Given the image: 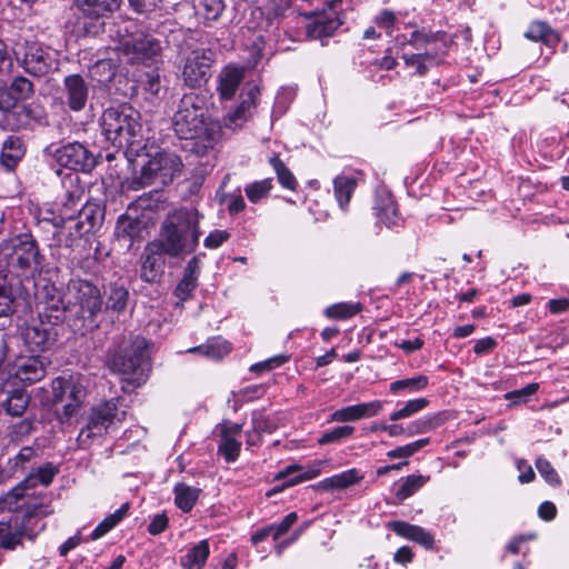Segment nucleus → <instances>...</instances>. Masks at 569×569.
<instances>
[{
    "mask_svg": "<svg viewBox=\"0 0 569 569\" xmlns=\"http://www.w3.org/2000/svg\"><path fill=\"white\" fill-rule=\"evenodd\" d=\"M288 359L289 358L284 355L274 356L264 361L252 365L250 367V371L251 372H262V371H267V370H272V369L278 368V367L282 366L283 363H286L288 361Z\"/></svg>",
    "mask_w": 569,
    "mask_h": 569,
    "instance_id": "58",
    "label": "nucleus"
},
{
    "mask_svg": "<svg viewBox=\"0 0 569 569\" xmlns=\"http://www.w3.org/2000/svg\"><path fill=\"white\" fill-rule=\"evenodd\" d=\"M166 256L167 252L157 240L146 246L140 270V278L144 282L157 283L160 281L164 272Z\"/></svg>",
    "mask_w": 569,
    "mask_h": 569,
    "instance_id": "17",
    "label": "nucleus"
},
{
    "mask_svg": "<svg viewBox=\"0 0 569 569\" xmlns=\"http://www.w3.org/2000/svg\"><path fill=\"white\" fill-rule=\"evenodd\" d=\"M226 9L223 0H201L199 16L203 19L204 26L216 22Z\"/></svg>",
    "mask_w": 569,
    "mask_h": 569,
    "instance_id": "41",
    "label": "nucleus"
},
{
    "mask_svg": "<svg viewBox=\"0 0 569 569\" xmlns=\"http://www.w3.org/2000/svg\"><path fill=\"white\" fill-rule=\"evenodd\" d=\"M387 529L393 531L395 533H423V530L419 527L411 526L403 521H389L387 523Z\"/></svg>",
    "mask_w": 569,
    "mask_h": 569,
    "instance_id": "62",
    "label": "nucleus"
},
{
    "mask_svg": "<svg viewBox=\"0 0 569 569\" xmlns=\"http://www.w3.org/2000/svg\"><path fill=\"white\" fill-rule=\"evenodd\" d=\"M363 478L362 475L357 469H349L341 473L333 475L329 478L323 479L320 482V486L325 490H333V489H345L357 482H359Z\"/></svg>",
    "mask_w": 569,
    "mask_h": 569,
    "instance_id": "30",
    "label": "nucleus"
},
{
    "mask_svg": "<svg viewBox=\"0 0 569 569\" xmlns=\"http://www.w3.org/2000/svg\"><path fill=\"white\" fill-rule=\"evenodd\" d=\"M130 505L124 502L113 513L107 516L91 533H108L127 516Z\"/></svg>",
    "mask_w": 569,
    "mask_h": 569,
    "instance_id": "47",
    "label": "nucleus"
},
{
    "mask_svg": "<svg viewBox=\"0 0 569 569\" xmlns=\"http://www.w3.org/2000/svg\"><path fill=\"white\" fill-rule=\"evenodd\" d=\"M297 520L298 515L290 512L281 521L272 522L257 533H287Z\"/></svg>",
    "mask_w": 569,
    "mask_h": 569,
    "instance_id": "55",
    "label": "nucleus"
},
{
    "mask_svg": "<svg viewBox=\"0 0 569 569\" xmlns=\"http://www.w3.org/2000/svg\"><path fill=\"white\" fill-rule=\"evenodd\" d=\"M129 299V291L126 287L112 283L109 287L106 307L108 310L114 312H122L126 310Z\"/></svg>",
    "mask_w": 569,
    "mask_h": 569,
    "instance_id": "40",
    "label": "nucleus"
},
{
    "mask_svg": "<svg viewBox=\"0 0 569 569\" xmlns=\"http://www.w3.org/2000/svg\"><path fill=\"white\" fill-rule=\"evenodd\" d=\"M340 24L338 18L319 19L308 27V33L316 39L330 37Z\"/></svg>",
    "mask_w": 569,
    "mask_h": 569,
    "instance_id": "45",
    "label": "nucleus"
},
{
    "mask_svg": "<svg viewBox=\"0 0 569 569\" xmlns=\"http://www.w3.org/2000/svg\"><path fill=\"white\" fill-rule=\"evenodd\" d=\"M197 283L198 279L183 274L182 279L179 281L174 289L176 297L182 301L189 299L192 291L196 289Z\"/></svg>",
    "mask_w": 569,
    "mask_h": 569,
    "instance_id": "56",
    "label": "nucleus"
},
{
    "mask_svg": "<svg viewBox=\"0 0 569 569\" xmlns=\"http://www.w3.org/2000/svg\"><path fill=\"white\" fill-rule=\"evenodd\" d=\"M321 461L311 467H303L301 465H290L283 470L279 471L276 476L277 480L287 479L286 486H295L299 482L311 480L320 473Z\"/></svg>",
    "mask_w": 569,
    "mask_h": 569,
    "instance_id": "27",
    "label": "nucleus"
},
{
    "mask_svg": "<svg viewBox=\"0 0 569 569\" xmlns=\"http://www.w3.org/2000/svg\"><path fill=\"white\" fill-rule=\"evenodd\" d=\"M44 257L30 233H20L0 242V274L21 284L42 271Z\"/></svg>",
    "mask_w": 569,
    "mask_h": 569,
    "instance_id": "1",
    "label": "nucleus"
},
{
    "mask_svg": "<svg viewBox=\"0 0 569 569\" xmlns=\"http://www.w3.org/2000/svg\"><path fill=\"white\" fill-rule=\"evenodd\" d=\"M66 298L69 300V328L74 333L84 335L97 327L103 301L96 284L80 278L70 279Z\"/></svg>",
    "mask_w": 569,
    "mask_h": 569,
    "instance_id": "4",
    "label": "nucleus"
},
{
    "mask_svg": "<svg viewBox=\"0 0 569 569\" xmlns=\"http://www.w3.org/2000/svg\"><path fill=\"white\" fill-rule=\"evenodd\" d=\"M376 216L380 222L391 228L397 223V209L393 199L390 196L380 197L375 206Z\"/></svg>",
    "mask_w": 569,
    "mask_h": 569,
    "instance_id": "37",
    "label": "nucleus"
},
{
    "mask_svg": "<svg viewBox=\"0 0 569 569\" xmlns=\"http://www.w3.org/2000/svg\"><path fill=\"white\" fill-rule=\"evenodd\" d=\"M46 375V365L40 357L21 358L17 363L16 377L26 383L41 380Z\"/></svg>",
    "mask_w": 569,
    "mask_h": 569,
    "instance_id": "26",
    "label": "nucleus"
},
{
    "mask_svg": "<svg viewBox=\"0 0 569 569\" xmlns=\"http://www.w3.org/2000/svg\"><path fill=\"white\" fill-rule=\"evenodd\" d=\"M438 57L437 50H426L425 52L403 53L402 59L407 67L415 68V73L425 76L429 67L436 62Z\"/></svg>",
    "mask_w": 569,
    "mask_h": 569,
    "instance_id": "29",
    "label": "nucleus"
},
{
    "mask_svg": "<svg viewBox=\"0 0 569 569\" xmlns=\"http://www.w3.org/2000/svg\"><path fill=\"white\" fill-rule=\"evenodd\" d=\"M120 50L128 62L146 63L160 53L161 46L154 37L138 30L123 37Z\"/></svg>",
    "mask_w": 569,
    "mask_h": 569,
    "instance_id": "12",
    "label": "nucleus"
},
{
    "mask_svg": "<svg viewBox=\"0 0 569 569\" xmlns=\"http://www.w3.org/2000/svg\"><path fill=\"white\" fill-rule=\"evenodd\" d=\"M142 222L128 216H121L116 226V233L119 238H128L133 241L140 236Z\"/></svg>",
    "mask_w": 569,
    "mask_h": 569,
    "instance_id": "42",
    "label": "nucleus"
},
{
    "mask_svg": "<svg viewBox=\"0 0 569 569\" xmlns=\"http://www.w3.org/2000/svg\"><path fill=\"white\" fill-rule=\"evenodd\" d=\"M11 51L17 63L30 76L42 77L53 69L54 59L48 46L40 42L30 30H22L11 40Z\"/></svg>",
    "mask_w": 569,
    "mask_h": 569,
    "instance_id": "7",
    "label": "nucleus"
},
{
    "mask_svg": "<svg viewBox=\"0 0 569 569\" xmlns=\"http://www.w3.org/2000/svg\"><path fill=\"white\" fill-rule=\"evenodd\" d=\"M442 422L439 415L426 416L416 421L410 422L406 428V433L409 437L426 433L430 430L438 428Z\"/></svg>",
    "mask_w": 569,
    "mask_h": 569,
    "instance_id": "44",
    "label": "nucleus"
},
{
    "mask_svg": "<svg viewBox=\"0 0 569 569\" xmlns=\"http://www.w3.org/2000/svg\"><path fill=\"white\" fill-rule=\"evenodd\" d=\"M241 429V425L230 421H223L217 426L220 436L218 452L223 456L227 462H232L239 457L241 442L238 441V437Z\"/></svg>",
    "mask_w": 569,
    "mask_h": 569,
    "instance_id": "19",
    "label": "nucleus"
},
{
    "mask_svg": "<svg viewBox=\"0 0 569 569\" xmlns=\"http://www.w3.org/2000/svg\"><path fill=\"white\" fill-rule=\"evenodd\" d=\"M244 78V68L233 64L226 66L218 76L217 90L223 100H230Z\"/></svg>",
    "mask_w": 569,
    "mask_h": 569,
    "instance_id": "24",
    "label": "nucleus"
},
{
    "mask_svg": "<svg viewBox=\"0 0 569 569\" xmlns=\"http://www.w3.org/2000/svg\"><path fill=\"white\" fill-rule=\"evenodd\" d=\"M172 126L179 138L198 140L204 149L212 148L220 129L208 116L203 99L194 93L183 94Z\"/></svg>",
    "mask_w": 569,
    "mask_h": 569,
    "instance_id": "2",
    "label": "nucleus"
},
{
    "mask_svg": "<svg viewBox=\"0 0 569 569\" xmlns=\"http://www.w3.org/2000/svg\"><path fill=\"white\" fill-rule=\"evenodd\" d=\"M23 154L24 150L21 140L17 137H9L3 142L0 160L8 169H12Z\"/></svg>",
    "mask_w": 569,
    "mask_h": 569,
    "instance_id": "31",
    "label": "nucleus"
},
{
    "mask_svg": "<svg viewBox=\"0 0 569 569\" xmlns=\"http://www.w3.org/2000/svg\"><path fill=\"white\" fill-rule=\"evenodd\" d=\"M78 10L87 18H108L116 12L122 0H74Z\"/></svg>",
    "mask_w": 569,
    "mask_h": 569,
    "instance_id": "25",
    "label": "nucleus"
},
{
    "mask_svg": "<svg viewBox=\"0 0 569 569\" xmlns=\"http://www.w3.org/2000/svg\"><path fill=\"white\" fill-rule=\"evenodd\" d=\"M104 211L100 204L94 202H84L76 214L77 222L74 230L77 237L93 232L103 221Z\"/></svg>",
    "mask_w": 569,
    "mask_h": 569,
    "instance_id": "21",
    "label": "nucleus"
},
{
    "mask_svg": "<svg viewBox=\"0 0 569 569\" xmlns=\"http://www.w3.org/2000/svg\"><path fill=\"white\" fill-rule=\"evenodd\" d=\"M63 102L71 111L79 112L84 109L89 98V84L78 73L69 74L63 79Z\"/></svg>",
    "mask_w": 569,
    "mask_h": 569,
    "instance_id": "18",
    "label": "nucleus"
},
{
    "mask_svg": "<svg viewBox=\"0 0 569 569\" xmlns=\"http://www.w3.org/2000/svg\"><path fill=\"white\" fill-rule=\"evenodd\" d=\"M260 90L252 86L244 94H241L240 103L224 117V126L229 129L240 128L250 117L256 107Z\"/></svg>",
    "mask_w": 569,
    "mask_h": 569,
    "instance_id": "20",
    "label": "nucleus"
},
{
    "mask_svg": "<svg viewBox=\"0 0 569 569\" xmlns=\"http://www.w3.org/2000/svg\"><path fill=\"white\" fill-rule=\"evenodd\" d=\"M64 187L66 189L60 200L59 214L52 219V223L57 228H61L67 221L73 220L81 204H84V190L79 184L78 178L69 179V183Z\"/></svg>",
    "mask_w": 569,
    "mask_h": 569,
    "instance_id": "16",
    "label": "nucleus"
},
{
    "mask_svg": "<svg viewBox=\"0 0 569 569\" xmlns=\"http://www.w3.org/2000/svg\"><path fill=\"white\" fill-rule=\"evenodd\" d=\"M525 37L532 41H542L547 44H552L558 41V36L552 29L542 21H533L529 24Z\"/></svg>",
    "mask_w": 569,
    "mask_h": 569,
    "instance_id": "39",
    "label": "nucleus"
},
{
    "mask_svg": "<svg viewBox=\"0 0 569 569\" xmlns=\"http://www.w3.org/2000/svg\"><path fill=\"white\" fill-rule=\"evenodd\" d=\"M46 320L40 319L37 325L28 326L23 332L26 345L31 351H43L56 341L57 332L53 327H48Z\"/></svg>",
    "mask_w": 569,
    "mask_h": 569,
    "instance_id": "23",
    "label": "nucleus"
},
{
    "mask_svg": "<svg viewBox=\"0 0 569 569\" xmlns=\"http://www.w3.org/2000/svg\"><path fill=\"white\" fill-rule=\"evenodd\" d=\"M126 412L118 410V400L110 399L91 408L87 425L80 430L77 443L89 448L96 438L102 437L116 421H122Z\"/></svg>",
    "mask_w": 569,
    "mask_h": 569,
    "instance_id": "8",
    "label": "nucleus"
},
{
    "mask_svg": "<svg viewBox=\"0 0 569 569\" xmlns=\"http://www.w3.org/2000/svg\"><path fill=\"white\" fill-rule=\"evenodd\" d=\"M429 476L410 475L401 479L398 489L396 490V498L403 501L419 491L428 481Z\"/></svg>",
    "mask_w": 569,
    "mask_h": 569,
    "instance_id": "36",
    "label": "nucleus"
},
{
    "mask_svg": "<svg viewBox=\"0 0 569 569\" xmlns=\"http://www.w3.org/2000/svg\"><path fill=\"white\" fill-rule=\"evenodd\" d=\"M201 489L194 488L184 483H177L174 486V501L179 509L184 512L190 511L196 505Z\"/></svg>",
    "mask_w": 569,
    "mask_h": 569,
    "instance_id": "35",
    "label": "nucleus"
},
{
    "mask_svg": "<svg viewBox=\"0 0 569 569\" xmlns=\"http://www.w3.org/2000/svg\"><path fill=\"white\" fill-rule=\"evenodd\" d=\"M228 238H229V233L227 231L213 230L206 237L203 244H204V247H207L209 249H217L224 241H227Z\"/></svg>",
    "mask_w": 569,
    "mask_h": 569,
    "instance_id": "61",
    "label": "nucleus"
},
{
    "mask_svg": "<svg viewBox=\"0 0 569 569\" xmlns=\"http://www.w3.org/2000/svg\"><path fill=\"white\" fill-rule=\"evenodd\" d=\"M231 350L230 343L222 338H212L206 345L190 349V352H202L209 358L221 359Z\"/></svg>",
    "mask_w": 569,
    "mask_h": 569,
    "instance_id": "38",
    "label": "nucleus"
},
{
    "mask_svg": "<svg viewBox=\"0 0 569 569\" xmlns=\"http://www.w3.org/2000/svg\"><path fill=\"white\" fill-rule=\"evenodd\" d=\"M180 169L181 162L177 156L157 153L142 167L139 179L132 182V188L139 190L153 183L166 186L173 180Z\"/></svg>",
    "mask_w": 569,
    "mask_h": 569,
    "instance_id": "11",
    "label": "nucleus"
},
{
    "mask_svg": "<svg viewBox=\"0 0 569 569\" xmlns=\"http://www.w3.org/2000/svg\"><path fill=\"white\" fill-rule=\"evenodd\" d=\"M34 429V420L32 418H24L12 426V437L21 440L28 437Z\"/></svg>",
    "mask_w": 569,
    "mask_h": 569,
    "instance_id": "59",
    "label": "nucleus"
},
{
    "mask_svg": "<svg viewBox=\"0 0 569 569\" xmlns=\"http://www.w3.org/2000/svg\"><path fill=\"white\" fill-rule=\"evenodd\" d=\"M357 187V180L348 176H338L333 180V192L335 197L341 209H345Z\"/></svg>",
    "mask_w": 569,
    "mask_h": 569,
    "instance_id": "34",
    "label": "nucleus"
},
{
    "mask_svg": "<svg viewBox=\"0 0 569 569\" xmlns=\"http://www.w3.org/2000/svg\"><path fill=\"white\" fill-rule=\"evenodd\" d=\"M537 390H538L537 383H529L519 390L508 392L506 395V398L509 400H512L513 403H517V402L526 401L527 398L530 397L531 395H533Z\"/></svg>",
    "mask_w": 569,
    "mask_h": 569,
    "instance_id": "60",
    "label": "nucleus"
},
{
    "mask_svg": "<svg viewBox=\"0 0 569 569\" xmlns=\"http://www.w3.org/2000/svg\"><path fill=\"white\" fill-rule=\"evenodd\" d=\"M148 348L147 339L136 336L124 340L110 356L109 368L122 377L124 391L136 389L147 381L150 371Z\"/></svg>",
    "mask_w": 569,
    "mask_h": 569,
    "instance_id": "5",
    "label": "nucleus"
},
{
    "mask_svg": "<svg viewBox=\"0 0 569 569\" xmlns=\"http://www.w3.org/2000/svg\"><path fill=\"white\" fill-rule=\"evenodd\" d=\"M59 472V469L51 462H47L43 466L37 468L28 477H26L20 483L8 491L0 498L1 509L8 511H16L22 507L28 506L27 499L33 495L30 492L38 483L48 487Z\"/></svg>",
    "mask_w": 569,
    "mask_h": 569,
    "instance_id": "9",
    "label": "nucleus"
},
{
    "mask_svg": "<svg viewBox=\"0 0 569 569\" xmlns=\"http://www.w3.org/2000/svg\"><path fill=\"white\" fill-rule=\"evenodd\" d=\"M14 286H18L14 281L0 274V318H8L14 312Z\"/></svg>",
    "mask_w": 569,
    "mask_h": 569,
    "instance_id": "33",
    "label": "nucleus"
},
{
    "mask_svg": "<svg viewBox=\"0 0 569 569\" xmlns=\"http://www.w3.org/2000/svg\"><path fill=\"white\" fill-rule=\"evenodd\" d=\"M429 383V379L425 375H418L412 378L396 380L390 383V391L392 393H397L401 390H407L408 392H417L427 388Z\"/></svg>",
    "mask_w": 569,
    "mask_h": 569,
    "instance_id": "43",
    "label": "nucleus"
},
{
    "mask_svg": "<svg viewBox=\"0 0 569 569\" xmlns=\"http://www.w3.org/2000/svg\"><path fill=\"white\" fill-rule=\"evenodd\" d=\"M383 409L382 401L373 400L370 402H363L358 405L348 406L336 410L330 421L336 422H350L358 421L363 418H370L379 415Z\"/></svg>",
    "mask_w": 569,
    "mask_h": 569,
    "instance_id": "22",
    "label": "nucleus"
},
{
    "mask_svg": "<svg viewBox=\"0 0 569 569\" xmlns=\"http://www.w3.org/2000/svg\"><path fill=\"white\" fill-rule=\"evenodd\" d=\"M17 107V98L8 89L6 82L0 81V112L8 113Z\"/></svg>",
    "mask_w": 569,
    "mask_h": 569,
    "instance_id": "57",
    "label": "nucleus"
},
{
    "mask_svg": "<svg viewBox=\"0 0 569 569\" xmlns=\"http://www.w3.org/2000/svg\"><path fill=\"white\" fill-rule=\"evenodd\" d=\"M9 90L19 100H27L33 94V83L26 77L18 76L13 78L11 84L8 87Z\"/></svg>",
    "mask_w": 569,
    "mask_h": 569,
    "instance_id": "51",
    "label": "nucleus"
},
{
    "mask_svg": "<svg viewBox=\"0 0 569 569\" xmlns=\"http://www.w3.org/2000/svg\"><path fill=\"white\" fill-rule=\"evenodd\" d=\"M355 427L346 425L336 427L331 430H328L321 435L318 439L319 445H329L341 441L342 439L349 438L353 435Z\"/></svg>",
    "mask_w": 569,
    "mask_h": 569,
    "instance_id": "52",
    "label": "nucleus"
},
{
    "mask_svg": "<svg viewBox=\"0 0 569 569\" xmlns=\"http://www.w3.org/2000/svg\"><path fill=\"white\" fill-rule=\"evenodd\" d=\"M13 68L7 43L0 38V74L9 73Z\"/></svg>",
    "mask_w": 569,
    "mask_h": 569,
    "instance_id": "63",
    "label": "nucleus"
},
{
    "mask_svg": "<svg viewBox=\"0 0 569 569\" xmlns=\"http://www.w3.org/2000/svg\"><path fill=\"white\" fill-rule=\"evenodd\" d=\"M210 553L208 540H201L186 550L180 558V565L183 569H201Z\"/></svg>",
    "mask_w": 569,
    "mask_h": 569,
    "instance_id": "28",
    "label": "nucleus"
},
{
    "mask_svg": "<svg viewBox=\"0 0 569 569\" xmlns=\"http://www.w3.org/2000/svg\"><path fill=\"white\" fill-rule=\"evenodd\" d=\"M436 42V36L432 33H425L422 31H413L410 34L408 44H410L418 52H425L426 50H435L431 44Z\"/></svg>",
    "mask_w": 569,
    "mask_h": 569,
    "instance_id": "54",
    "label": "nucleus"
},
{
    "mask_svg": "<svg viewBox=\"0 0 569 569\" xmlns=\"http://www.w3.org/2000/svg\"><path fill=\"white\" fill-rule=\"evenodd\" d=\"M212 59L204 49L192 50L186 58L182 68L183 82L190 88H200L211 76Z\"/></svg>",
    "mask_w": 569,
    "mask_h": 569,
    "instance_id": "14",
    "label": "nucleus"
},
{
    "mask_svg": "<svg viewBox=\"0 0 569 569\" xmlns=\"http://www.w3.org/2000/svg\"><path fill=\"white\" fill-rule=\"evenodd\" d=\"M361 311L360 303L340 302L328 307L325 311L326 316L331 319H348Z\"/></svg>",
    "mask_w": 569,
    "mask_h": 569,
    "instance_id": "48",
    "label": "nucleus"
},
{
    "mask_svg": "<svg viewBox=\"0 0 569 569\" xmlns=\"http://www.w3.org/2000/svg\"><path fill=\"white\" fill-rule=\"evenodd\" d=\"M100 126L106 139L117 148L132 146L142 128L139 111L127 103L107 108Z\"/></svg>",
    "mask_w": 569,
    "mask_h": 569,
    "instance_id": "6",
    "label": "nucleus"
},
{
    "mask_svg": "<svg viewBox=\"0 0 569 569\" xmlns=\"http://www.w3.org/2000/svg\"><path fill=\"white\" fill-rule=\"evenodd\" d=\"M44 291L42 307L39 311L40 319L51 326L64 322L69 327V300L53 286L46 287Z\"/></svg>",
    "mask_w": 569,
    "mask_h": 569,
    "instance_id": "15",
    "label": "nucleus"
},
{
    "mask_svg": "<svg viewBox=\"0 0 569 569\" xmlns=\"http://www.w3.org/2000/svg\"><path fill=\"white\" fill-rule=\"evenodd\" d=\"M48 150L59 166L70 170L89 172L97 162L94 154L84 144L77 141Z\"/></svg>",
    "mask_w": 569,
    "mask_h": 569,
    "instance_id": "13",
    "label": "nucleus"
},
{
    "mask_svg": "<svg viewBox=\"0 0 569 569\" xmlns=\"http://www.w3.org/2000/svg\"><path fill=\"white\" fill-rule=\"evenodd\" d=\"M130 8L137 13H149L156 10V0H128Z\"/></svg>",
    "mask_w": 569,
    "mask_h": 569,
    "instance_id": "64",
    "label": "nucleus"
},
{
    "mask_svg": "<svg viewBox=\"0 0 569 569\" xmlns=\"http://www.w3.org/2000/svg\"><path fill=\"white\" fill-rule=\"evenodd\" d=\"M201 216L196 209L180 208L170 212L160 228L157 241L167 256L183 258L192 253L199 243V221Z\"/></svg>",
    "mask_w": 569,
    "mask_h": 569,
    "instance_id": "3",
    "label": "nucleus"
},
{
    "mask_svg": "<svg viewBox=\"0 0 569 569\" xmlns=\"http://www.w3.org/2000/svg\"><path fill=\"white\" fill-rule=\"evenodd\" d=\"M536 468L540 476L552 487H559L561 480L551 463L543 457L536 460Z\"/></svg>",
    "mask_w": 569,
    "mask_h": 569,
    "instance_id": "53",
    "label": "nucleus"
},
{
    "mask_svg": "<svg viewBox=\"0 0 569 569\" xmlns=\"http://www.w3.org/2000/svg\"><path fill=\"white\" fill-rule=\"evenodd\" d=\"M269 163L276 171L278 181L283 188L289 190H295L297 188L298 182L295 176L278 156L271 157L269 159Z\"/></svg>",
    "mask_w": 569,
    "mask_h": 569,
    "instance_id": "46",
    "label": "nucleus"
},
{
    "mask_svg": "<svg viewBox=\"0 0 569 569\" xmlns=\"http://www.w3.org/2000/svg\"><path fill=\"white\" fill-rule=\"evenodd\" d=\"M6 393L7 398L2 402L6 412L12 417L22 416L29 405V396L19 389H12Z\"/></svg>",
    "mask_w": 569,
    "mask_h": 569,
    "instance_id": "32",
    "label": "nucleus"
},
{
    "mask_svg": "<svg viewBox=\"0 0 569 569\" xmlns=\"http://www.w3.org/2000/svg\"><path fill=\"white\" fill-rule=\"evenodd\" d=\"M272 187V180L268 178L248 184L244 192L252 203H257L269 194Z\"/></svg>",
    "mask_w": 569,
    "mask_h": 569,
    "instance_id": "49",
    "label": "nucleus"
},
{
    "mask_svg": "<svg viewBox=\"0 0 569 569\" xmlns=\"http://www.w3.org/2000/svg\"><path fill=\"white\" fill-rule=\"evenodd\" d=\"M52 397L57 417L63 423L78 412L84 401L86 390L72 377H59L52 381Z\"/></svg>",
    "mask_w": 569,
    "mask_h": 569,
    "instance_id": "10",
    "label": "nucleus"
},
{
    "mask_svg": "<svg viewBox=\"0 0 569 569\" xmlns=\"http://www.w3.org/2000/svg\"><path fill=\"white\" fill-rule=\"evenodd\" d=\"M428 403L429 400L426 398L409 400L401 409L396 410L390 415V420L397 421L409 418L415 413L423 410L428 406Z\"/></svg>",
    "mask_w": 569,
    "mask_h": 569,
    "instance_id": "50",
    "label": "nucleus"
}]
</instances>
